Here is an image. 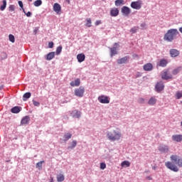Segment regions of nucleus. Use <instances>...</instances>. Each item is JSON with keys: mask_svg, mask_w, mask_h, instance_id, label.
<instances>
[{"mask_svg": "<svg viewBox=\"0 0 182 182\" xmlns=\"http://www.w3.org/2000/svg\"><path fill=\"white\" fill-rule=\"evenodd\" d=\"M75 95L77 97H83V95H85V87H80L75 90Z\"/></svg>", "mask_w": 182, "mask_h": 182, "instance_id": "0eeeda50", "label": "nucleus"}, {"mask_svg": "<svg viewBox=\"0 0 182 182\" xmlns=\"http://www.w3.org/2000/svg\"><path fill=\"white\" fill-rule=\"evenodd\" d=\"M45 163V161H41L40 162H38L36 164V168H38V170H42V164Z\"/></svg>", "mask_w": 182, "mask_h": 182, "instance_id": "f704fd0d", "label": "nucleus"}, {"mask_svg": "<svg viewBox=\"0 0 182 182\" xmlns=\"http://www.w3.org/2000/svg\"><path fill=\"white\" fill-rule=\"evenodd\" d=\"M77 59L80 63H82V62H84L85 59H86V55L83 53H80L77 55Z\"/></svg>", "mask_w": 182, "mask_h": 182, "instance_id": "6ab92c4d", "label": "nucleus"}, {"mask_svg": "<svg viewBox=\"0 0 182 182\" xmlns=\"http://www.w3.org/2000/svg\"><path fill=\"white\" fill-rule=\"evenodd\" d=\"M33 104L34 105V106L36 107H38L40 106L41 103H39V102L36 101L35 100H33Z\"/></svg>", "mask_w": 182, "mask_h": 182, "instance_id": "a18cd8bd", "label": "nucleus"}, {"mask_svg": "<svg viewBox=\"0 0 182 182\" xmlns=\"http://www.w3.org/2000/svg\"><path fill=\"white\" fill-rule=\"evenodd\" d=\"M168 63V61L166 59H161L159 60V63L157 64V66H160L161 68H166Z\"/></svg>", "mask_w": 182, "mask_h": 182, "instance_id": "dca6fc26", "label": "nucleus"}, {"mask_svg": "<svg viewBox=\"0 0 182 182\" xmlns=\"http://www.w3.org/2000/svg\"><path fill=\"white\" fill-rule=\"evenodd\" d=\"M5 8H6V0H3V5L1 6V11H5Z\"/></svg>", "mask_w": 182, "mask_h": 182, "instance_id": "e433bc0d", "label": "nucleus"}, {"mask_svg": "<svg viewBox=\"0 0 182 182\" xmlns=\"http://www.w3.org/2000/svg\"><path fill=\"white\" fill-rule=\"evenodd\" d=\"M110 56L111 58H113L114 55H117V49L115 47L111 48H110Z\"/></svg>", "mask_w": 182, "mask_h": 182, "instance_id": "a878e982", "label": "nucleus"}, {"mask_svg": "<svg viewBox=\"0 0 182 182\" xmlns=\"http://www.w3.org/2000/svg\"><path fill=\"white\" fill-rule=\"evenodd\" d=\"M62 52V46H58L56 49V55H60Z\"/></svg>", "mask_w": 182, "mask_h": 182, "instance_id": "79ce46f5", "label": "nucleus"}, {"mask_svg": "<svg viewBox=\"0 0 182 182\" xmlns=\"http://www.w3.org/2000/svg\"><path fill=\"white\" fill-rule=\"evenodd\" d=\"M117 45V43H114V46H116Z\"/></svg>", "mask_w": 182, "mask_h": 182, "instance_id": "5fc2aeb1", "label": "nucleus"}, {"mask_svg": "<svg viewBox=\"0 0 182 182\" xmlns=\"http://www.w3.org/2000/svg\"><path fill=\"white\" fill-rule=\"evenodd\" d=\"M102 23V21L97 20L95 21V26H99Z\"/></svg>", "mask_w": 182, "mask_h": 182, "instance_id": "49530a36", "label": "nucleus"}, {"mask_svg": "<svg viewBox=\"0 0 182 182\" xmlns=\"http://www.w3.org/2000/svg\"><path fill=\"white\" fill-rule=\"evenodd\" d=\"M121 12L122 14V15H124V16H129V15H130V13L132 12V10L130 9V8L124 6L122 9H121Z\"/></svg>", "mask_w": 182, "mask_h": 182, "instance_id": "1a4fd4ad", "label": "nucleus"}, {"mask_svg": "<svg viewBox=\"0 0 182 182\" xmlns=\"http://www.w3.org/2000/svg\"><path fill=\"white\" fill-rule=\"evenodd\" d=\"M87 23H85V26L87 28L92 27V19L91 18H87L86 19Z\"/></svg>", "mask_w": 182, "mask_h": 182, "instance_id": "72a5a7b5", "label": "nucleus"}, {"mask_svg": "<svg viewBox=\"0 0 182 182\" xmlns=\"http://www.w3.org/2000/svg\"><path fill=\"white\" fill-rule=\"evenodd\" d=\"M138 30H139V27H134L131 28L130 32L132 33H136V32H137Z\"/></svg>", "mask_w": 182, "mask_h": 182, "instance_id": "a19ab883", "label": "nucleus"}, {"mask_svg": "<svg viewBox=\"0 0 182 182\" xmlns=\"http://www.w3.org/2000/svg\"><path fill=\"white\" fill-rule=\"evenodd\" d=\"M57 181L58 182H62L65 181V176L62 173L57 176Z\"/></svg>", "mask_w": 182, "mask_h": 182, "instance_id": "bb28decb", "label": "nucleus"}, {"mask_svg": "<svg viewBox=\"0 0 182 182\" xmlns=\"http://www.w3.org/2000/svg\"><path fill=\"white\" fill-rule=\"evenodd\" d=\"M100 168L101 170H105V168H106V164L105 163H101L100 164Z\"/></svg>", "mask_w": 182, "mask_h": 182, "instance_id": "c03bdc74", "label": "nucleus"}, {"mask_svg": "<svg viewBox=\"0 0 182 182\" xmlns=\"http://www.w3.org/2000/svg\"><path fill=\"white\" fill-rule=\"evenodd\" d=\"M144 70L146 72H150L151 70H153V64L151 63H148L143 66Z\"/></svg>", "mask_w": 182, "mask_h": 182, "instance_id": "f8f14e48", "label": "nucleus"}, {"mask_svg": "<svg viewBox=\"0 0 182 182\" xmlns=\"http://www.w3.org/2000/svg\"><path fill=\"white\" fill-rule=\"evenodd\" d=\"M141 26L142 28H144V26H146V23H142V24H141Z\"/></svg>", "mask_w": 182, "mask_h": 182, "instance_id": "603ef678", "label": "nucleus"}, {"mask_svg": "<svg viewBox=\"0 0 182 182\" xmlns=\"http://www.w3.org/2000/svg\"><path fill=\"white\" fill-rule=\"evenodd\" d=\"M53 9L55 13H56L58 15H60V12L62 11V6H60V4L58 3H55Z\"/></svg>", "mask_w": 182, "mask_h": 182, "instance_id": "9d476101", "label": "nucleus"}, {"mask_svg": "<svg viewBox=\"0 0 182 182\" xmlns=\"http://www.w3.org/2000/svg\"><path fill=\"white\" fill-rule=\"evenodd\" d=\"M165 166H166V168L171 170V171H174L175 173H177L178 171H179L178 166H177L176 164H173V162H171V161L166 162Z\"/></svg>", "mask_w": 182, "mask_h": 182, "instance_id": "20e7f679", "label": "nucleus"}, {"mask_svg": "<svg viewBox=\"0 0 182 182\" xmlns=\"http://www.w3.org/2000/svg\"><path fill=\"white\" fill-rule=\"evenodd\" d=\"M48 48H53V42H50V43H48Z\"/></svg>", "mask_w": 182, "mask_h": 182, "instance_id": "09e8293b", "label": "nucleus"}, {"mask_svg": "<svg viewBox=\"0 0 182 182\" xmlns=\"http://www.w3.org/2000/svg\"><path fill=\"white\" fill-rule=\"evenodd\" d=\"M55 58V52H50L46 55V60H52Z\"/></svg>", "mask_w": 182, "mask_h": 182, "instance_id": "b1692460", "label": "nucleus"}, {"mask_svg": "<svg viewBox=\"0 0 182 182\" xmlns=\"http://www.w3.org/2000/svg\"><path fill=\"white\" fill-rule=\"evenodd\" d=\"M34 6H41L42 5V0H36L33 3Z\"/></svg>", "mask_w": 182, "mask_h": 182, "instance_id": "c9c22d12", "label": "nucleus"}, {"mask_svg": "<svg viewBox=\"0 0 182 182\" xmlns=\"http://www.w3.org/2000/svg\"><path fill=\"white\" fill-rule=\"evenodd\" d=\"M50 182H53V178H51V181H50Z\"/></svg>", "mask_w": 182, "mask_h": 182, "instance_id": "864d4df0", "label": "nucleus"}, {"mask_svg": "<svg viewBox=\"0 0 182 182\" xmlns=\"http://www.w3.org/2000/svg\"><path fill=\"white\" fill-rule=\"evenodd\" d=\"M31 92H26V93L23 95V100L24 102H26V99H29V98L31 97Z\"/></svg>", "mask_w": 182, "mask_h": 182, "instance_id": "2f4dec72", "label": "nucleus"}, {"mask_svg": "<svg viewBox=\"0 0 182 182\" xmlns=\"http://www.w3.org/2000/svg\"><path fill=\"white\" fill-rule=\"evenodd\" d=\"M107 137L110 141H116L120 140L122 138V133L117 129H114L107 132Z\"/></svg>", "mask_w": 182, "mask_h": 182, "instance_id": "f03ea898", "label": "nucleus"}, {"mask_svg": "<svg viewBox=\"0 0 182 182\" xmlns=\"http://www.w3.org/2000/svg\"><path fill=\"white\" fill-rule=\"evenodd\" d=\"M141 5H143V1H141V0L132 1L131 3V8H132V9H136V11H139L141 9Z\"/></svg>", "mask_w": 182, "mask_h": 182, "instance_id": "39448f33", "label": "nucleus"}, {"mask_svg": "<svg viewBox=\"0 0 182 182\" xmlns=\"http://www.w3.org/2000/svg\"><path fill=\"white\" fill-rule=\"evenodd\" d=\"M138 103H144V98H139L138 99Z\"/></svg>", "mask_w": 182, "mask_h": 182, "instance_id": "de8ad7c7", "label": "nucleus"}, {"mask_svg": "<svg viewBox=\"0 0 182 182\" xmlns=\"http://www.w3.org/2000/svg\"><path fill=\"white\" fill-rule=\"evenodd\" d=\"M171 161L172 163H175L178 167L182 168V158L178 156V155L173 154L171 155Z\"/></svg>", "mask_w": 182, "mask_h": 182, "instance_id": "7ed1b4c3", "label": "nucleus"}, {"mask_svg": "<svg viewBox=\"0 0 182 182\" xmlns=\"http://www.w3.org/2000/svg\"><path fill=\"white\" fill-rule=\"evenodd\" d=\"M180 72H181V67H178L177 68H175L174 70H173L172 75H178Z\"/></svg>", "mask_w": 182, "mask_h": 182, "instance_id": "cd10ccee", "label": "nucleus"}, {"mask_svg": "<svg viewBox=\"0 0 182 182\" xmlns=\"http://www.w3.org/2000/svg\"><path fill=\"white\" fill-rule=\"evenodd\" d=\"M26 16H28V18H29L30 16H31L32 13H31V11H28V13L26 14Z\"/></svg>", "mask_w": 182, "mask_h": 182, "instance_id": "8fccbe9b", "label": "nucleus"}, {"mask_svg": "<svg viewBox=\"0 0 182 182\" xmlns=\"http://www.w3.org/2000/svg\"><path fill=\"white\" fill-rule=\"evenodd\" d=\"M119 9L114 7L110 10V15L111 16L116 17L119 15Z\"/></svg>", "mask_w": 182, "mask_h": 182, "instance_id": "4468645a", "label": "nucleus"}, {"mask_svg": "<svg viewBox=\"0 0 182 182\" xmlns=\"http://www.w3.org/2000/svg\"><path fill=\"white\" fill-rule=\"evenodd\" d=\"M158 150L161 152V153H168V146L167 145H160L158 148Z\"/></svg>", "mask_w": 182, "mask_h": 182, "instance_id": "9b49d317", "label": "nucleus"}, {"mask_svg": "<svg viewBox=\"0 0 182 182\" xmlns=\"http://www.w3.org/2000/svg\"><path fill=\"white\" fill-rule=\"evenodd\" d=\"M148 178H149V180H151V178L150 177H149Z\"/></svg>", "mask_w": 182, "mask_h": 182, "instance_id": "6e6d98bb", "label": "nucleus"}, {"mask_svg": "<svg viewBox=\"0 0 182 182\" xmlns=\"http://www.w3.org/2000/svg\"><path fill=\"white\" fill-rule=\"evenodd\" d=\"M178 35V30L177 28H171L167 31L164 36V40L166 42H173L174 38Z\"/></svg>", "mask_w": 182, "mask_h": 182, "instance_id": "f257e3e1", "label": "nucleus"}, {"mask_svg": "<svg viewBox=\"0 0 182 182\" xmlns=\"http://www.w3.org/2000/svg\"><path fill=\"white\" fill-rule=\"evenodd\" d=\"M172 140L173 141H177L178 143H180V141H182V135L181 134L173 135Z\"/></svg>", "mask_w": 182, "mask_h": 182, "instance_id": "a211bd4d", "label": "nucleus"}, {"mask_svg": "<svg viewBox=\"0 0 182 182\" xmlns=\"http://www.w3.org/2000/svg\"><path fill=\"white\" fill-rule=\"evenodd\" d=\"M38 28H36L34 31H33V33H35L36 35V33H38Z\"/></svg>", "mask_w": 182, "mask_h": 182, "instance_id": "3c124183", "label": "nucleus"}, {"mask_svg": "<svg viewBox=\"0 0 182 182\" xmlns=\"http://www.w3.org/2000/svg\"><path fill=\"white\" fill-rule=\"evenodd\" d=\"M156 103H157V99L154 97H151L148 102V105H149V106H154Z\"/></svg>", "mask_w": 182, "mask_h": 182, "instance_id": "412c9836", "label": "nucleus"}, {"mask_svg": "<svg viewBox=\"0 0 182 182\" xmlns=\"http://www.w3.org/2000/svg\"><path fill=\"white\" fill-rule=\"evenodd\" d=\"M21 109L22 108L21 107H18V106L14 107L13 108H11V113H15V114L19 113V112H21Z\"/></svg>", "mask_w": 182, "mask_h": 182, "instance_id": "5701e85b", "label": "nucleus"}, {"mask_svg": "<svg viewBox=\"0 0 182 182\" xmlns=\"http://www.w3.org/2000/svg\"><path fill=\"white\" fill-rule=\"evenodd\" d=\"M122 5H124V0L115 1V6H122Z\"/></svg>", "mask_w": 182, "mask_h": 182, "instance_id": "c85d7f7f", "label": "nucleus"}, {"mask_svg": "<svg viewBox=\"0 0 182 182\" xmlns=\"http://www.w3.org/2000/svg\"><path fill=\"white\" fill-rule=\"evenodd\" d=\"M81 115H82V113L80 111H77L76 109L72 111L71 112V116L73 117H75L76 119H79Z\"/></svg>", "mask_w": 182, "mask_h": 182, "instance_id": "f3484780", "label": "nucleus"}, {"mask_svg": "<svg viewBox=\"0 0 182 182\" xmlns=\"http://www.w3.org/2000/svg\"><path fill=\"white\" fill-rule=\"evenodd\" d=\"M76 146H77V141L74 140L72 141L71 145L68 147V150L70 149H75Z\"/></svg>", "mask_w": 182, "mask_h": 182, "instance_id": "473e14b6", "label": "nucleus"}, {"mask_svg": "<svg viewBox=\"0 0 182 182\" xmlns=\"http://www.w3.org/2000/svg\"><path fill=\"white\" fill-rule=\"evenodd\" d=\"M161 79L164 80H168V79H173V75L170 74L168 70H164L161 73Z\"/></svg>", "mask_w": 182, "mask_h": 182, "instance_id": "423d86ee", "label": "nucleus"}, {"mask_svg": "<svg viewBox=\"0 0 182 182\" xmlns=\"http://www.w3.org/2000/svg\"><path fill=\"white\" fill-rule=\"evenodd\" d=\"M127 62V57H124L117 60L118 65H123V63H126Z\"/></svg>", "mask_w": 182, "mask_h": 182, "instance_id": "393cba45", "label": "nucleus"}, {"mask_svg": "<svg viewBox=\"0 0 182 182\" xmlns=\"http://www.w3.org/2000/svg\"><path fill=\"white\" fill-rule=\"evenodd\" d=\"M18 5H19L20 8H21V9H23V11L24 12V14H26L25 12V9H23V3L22 2V1H18Z\"/></svg>", "mask_w": 182, "mask_h": 182, "instance_id": "ea45409f", "label": "nucleus"}, {"mask_svg": "<svg viewBox=\"0 0 182 182\" xmlns=\"http://www.w3.org/2000/svg\"><path fill=\"white\" fill-rule=\"evenodd\" d=\"M72 139V134L66 133L64 135V141H68V140Z\"/></svg>", "mask_w": 182, "mask_h": 182, "instance_id": "c756f323", "label": "nucleus"}, {"mask_svg": "<svg viewBox=\"0 0 182 182\" xmlns=\"http://www.w3.org/2000/svg\"><path fill=\"white\" fill-rule=\"evenodd\" d=\"M121 166L122 167H130V161H124L121 163Z\"/></svg>", "mask_w": 182, "mask_h": 182, "instance_id": "7c9ffc66", "label": "nucleus"}, {"mask_svg": "<svg viewBox=\"0 0 182 182\" xmlns=\"http://www.w3.org/2000/svg\"><path fill=\"white\" fill-rule=\"evenodd\" d=\"M30 121L31 118L29 117V116H26L21 119V124H28V123H29Z\"/></svg>", "mask_w": 182, "mask_h": 182, "instance_id": "4be33fe9", "label": "nucleus"}, {"mask_svg": "<svg viewBox=\"0 0 182 182\" xmlns=\"http://www.w3.org/2000/svg\"><path fill=\"white\" fill-rule=\"evenodd\" d=\"M175 96H176V99H181V97H182V91L176 92Z\"/></svg>", "mask_w": 182, "mask_h": 182, "instance_id": "4c0bfd02", "label": "nucleus"}, {"mask_svg": "<svg viewBox=\"0 0 182 182\" xmlns=\"http://www.w3.org/2000/svg\"><path fill=\"white\" fill-rule=\"evenodd\" d=\"M70 86L75 87V86H80V79L77 78L75 81L70 82Z\"/></svg>", "mask_w": 182, "mask_h": 182, "instance_id": "aec40b11", "label": "nucleus"}, {"mask_svg": "<svg viewBox=\"0 0 182 182\" xmlns=\"http://www.w3.org/2000/svg\"><path fill=\"white\" fill-rule=\"evenodd\" d=\"M170 55L171 58H177L180 55V51L176 49H171L170 50Z\"/></svg>", "mask_w": 182, "mask_h": 182, "instance_id": "2eb2a0df", "label": "nucleus"}, {"mask_svg": "<svg viewBox=\"0 0 182 182\" xmlns=\"http://www.w3.org/2000/svg\"><path fill=\"white\" fill-rule=\"evenodd\" d=\"M9 39L10 42H11L12 43H15V36H14V35L10 34L9 36Z\"/></svg>", "mask_w": 182, "mask_h": 182, "instance_id": "58836bf2", "label": "nucleus"}, {"mask_svg": "<svg viewBox=\"0 0 182 182\" xmlns=\"http://www.w3.org/2000/svg\"><path fill=\"white\" fill-rule=\"evenodd\" d=\"M29 1V2H32V0H28Z\"/></svg>", "mask_w": 182, "mask_h": 182, "instance_id": "4d7b16f0", "label": "nucleus"}, {"mask_svg": "<svg viewBox=\"0 0 182 182\" xmlns=\"http://www.w3.org/2000/svg\"><path fill=\"white\" fill-rule=\"evenodd\" d=\"M9 11H10L11 12H14V11H15V6L14 5H10L9 6Z\"/></svg>", "mask_w": 182, "mask_h": 182, "instance_id": "37998d69", "label": "nucleus"}, {"mask_svg": "<svg viewBox=\"0 0 182 182\" xmlns=\"http://www.w3.org/2000/svg\"><path fill=\"white\" fill-rule=\"evenodd\" d=\"M98 100L100 103H102L104 105H107L110 103V98L107 96L101 95L98 97Z\"/></svg>", "mask_w": 182, "mask_h": 182, "instance_id": "6e6552de", "label": "nucleus"}, {"mask_svg": "<svg viewBox=\"0 0 182 182\" xmlns=\"http://www.w3.org/2000/svg\"><path fill=\"white\" fill-rule=\"evenodd\" d=\"M155 88H156V92H161V90H164V84H163L162 82H157Z\"/></svg>", "mask_w": 182, "mask_h": 182, "instance_id": "ddd939ff", "label": "nucleus"}]
</instances>
